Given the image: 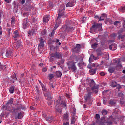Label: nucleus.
<instances>
[{
	"mask_svg": "<svg viewBox=\"0 0 125 125\" xmlns=\"http://www.w3.org/2000/svg\"><path fill=\"white\" fill-rule=\"evenodd\" d=\"M90 87H91V90L92 91V92L95 93L96 94H97V93H98L99 85H96L95 82H94V80H93V79H92L91 80V82L90 83Z\"/></svg>",
	"mask_w": 125,
	"mask_h": 125,
	"instance_id": "nucleus-1",
	"label": "nucleus"
},
{
	"mask_svg": "<svg viewBox=\"0 0 125 125\" xmlns=\"http://www.w3.org/2000/svg\"><path fill=\"white\" fill-rule=\"evenodd\" d=\"M87 91L88 93L85 95V102L87 103L89 106H91V104L92 103V101L91 100V94H92V93L89 92V89H87Z\"/></svg>",
	"mask_w": 125,
	"mask_h": 125,
	"instance_id": "nucleus-2",
	"label": "nucleus"
},
{
	"mask_svg": "<svg viewBox=\"0 0 125 125\" xmlns=\"http://www.w3.org/2000/svg\"><path fill=\"white\" fill-rule=\"evenodd\" d=\"M71 26V22L70 21H68L66 22V23L65 24V25L63 26L62 29L64 30L67 33H70V32H73L74 30H75V28Z\"/></svg>",
	"mask_w": 125,
	"mask_h": 125,
	"instance_id": "nucleus-3",
	"label": "nucleus"
},
{
	"mask_svg": "<svg viewBox=\"0 0 125 125\" xmlns=\"http://www.w3.org/2000/svg\"><path fill=\"white\" fill-rule=\"evenodd\" d=\"M20 109H22V105L19 104V102H17L15 104V108L13 107L12 110H11L12 113L13 114H15V115H17V111H19Z\"/></svg>",
	"mask_w": 125,
	"mask_h": 125,
	"instance_id": "nucleus-4",
	"label": "nucleus"
},
{
	"mask_svg": "<svg viewBox=\"0 0 125 125\" xmlns=\"http://www.w3.org/2000/svg\"><path fill=\"white\" fill-rule=\"evenodd\" d=\"M61 16H66V14H65V7L64 6H61L60 7L57 19L61 18Z\"/></svg>",
	"mask_w": 125,
	"mask_h": 125,
	"instance_id": "nucleus-5",
	"label": "nucleus"
},
{
	"mask_svg": "<svg viewBox=\"0 0 125 125\" xmlns=\"http://www.w3.org/2000/svg\"><path fill=\"white\" fill-rule=\"evenodd\" d=\"M67 66L69 70H71L72 72H76L77 71V66L74 62H68L67 63Z\"/></svg>",
	"mask_w": 125,
	"mask_h": 125,
	"instance_id": "nucleus-6",
	"label": "nucleus"
},
{
	"mask_svg": "<svg viewBox=\"0 0 125 125\" xmlns=\"http://www.w3.org/2000/svg\"><path fill=\"white\" fill-rule=\"evenodd\" d=\"M2 56H6V57H10V56L13 55V53H12V50H4L2 51Z\"/></svg>",
	"mask_w": 125,
	"mask_h": 125,
	"instance_id": "nucleus-7",
	"label": "nucleus"
},
{
	"mask_svg": "<svg viewBox=\"0 0 125 125\" xmlns=\"http://www.w3.org/2000/svg\"><path fill=\"white\" fill-rule=\"evenodd\" d=\"M102 24L101 23H96L95 22L94 23V25H92V26L90 28L91 32H92L93 31V29H95L96 30L98 29V30H101L102 28Z\"/></svg>",
	"mask_w": 125,
	"mask_h": 125,
	"instance_id": "nucleus-8",
	"label": "nucleus"
},
{
	"mask_svg": "<svg viewBox=\"0 0 125 125\" xmlns=\"http://www.w3.org/2000/svg\"><path fill=\"white\" fill-rule=\"evenodd\" d=\"M22 46V44L21 42V40L18 41L16 43H13V47L16 49H18V48H20Z\"/></svg>",
	"mask_w": 125,
	"mask_h": 125,
	"instance_id": "nucleus-9",
	"label": "nucleus"
},
{
	"mask_svg": "<svg viewBox=\"0 0 125 125\" xmlns=\"http://www.w3.org/2000/svg\"><path fill=\"white\" fill-rule=\"evenodd\" d=\"M40 43L38 45V49H42L44 47V40L42 38H41L40 41Z\"/></svg>",
	"mask_w": 125,
	"mask_h": 125,
	"instance_id": "nucleus-10",
	"label": "nucleus"
},
{
	"mask_svg": "<svg viewBox=\"0 0 125 125\" xmlns=\"http://www.w3.org/2000/svg\"><path fill=\"white\" fill-rule=\"evenodd\" d=\"M28 19H29L28 18H26L25 19H23V29H24V30H26V29H27V28H28L29 27V25L30 24L29 23V22H28Z\"/></svg>",
	"mask_w": 125,
	"mask_h": 125,
	"instance_id": "nucleus-11",
	"label": "nucleus"
},
{
	"mask_svg": "<svg viewBox=\"0 0 125 125\" xmlns=\"http://www.w3.org/2000/svg\"><path fill=\"white\" fill-rule=\"evenodd\" d=\"M53 54L55 56V58H56L57 59H62V56H63V54H62V53H59L57 52L53 53Z\"/></svg>",
	"mask_w": 125,
	"mask_h": 125,
	"instance_id": "nucleus-12",
	"label": "nucleus"
},
{
	"mask_svg": "<svg viewBox=\"0 0 125 125\" xmlns=\"http://www.w3.org/2000/svg\"><path fill=\"white\" fill-rule=\"evenodd\" d=\"M73 52L79 53L81 51V45L80 44H76V46L72 49Z\"/></svg>",
	"mask_w": 125,
	"mask_h": 125,
	"instance_id": "nucleus-13",
	"label": "nucleus"
},
{
	"mask_svg": "<svg viewBox=\"0 0 125 125\" xmlns=\"http://www.w3.org/2000/svg\"><path fill=\"white\" fill-rule=\"evenodd\" d=\"M44 96L47 100H49V101L52 100V97L49 92L44 93Z\"/></svg>",
	"mask_w": 125,
	"mask_h": 125,
	"instance_id": "nucleus-14",
	"label": "nucleus"
},
{
	"mask_svg": "<svg viewBox=\"0 0 125 125\" xmlns=\"http://www.w3.org/2000/svg\"><path fill=\"white\" fill-rule=\"evenodd\" d=\"M114 63L117 64L115 68H117V67L121 68L122 64H121V59L120 58L115 59L114 60Z\"/></svg>",
	"mask_w": 125,
	"mask_h": 125,
	"instance_id": "nucleus-15",
	"label": "nucleus"
},
{
	"mask_svg": "<svg viewBox=\"0 0 125 125\" xmlns=\"http://www.w3.org/2000/svg\"><path fill=\"white\" fill-rule=\"evenodd\" d=\"M75 0H73L68 2L66 5V7H73L75 5Z\"/></svg>",
	"mask_w": 125,
	"mask_h": 125,
	"instance_id": "nucleus-16",
	"label": "nucleus"
},
{
	"mask_svg": "<svg viewBox=\"0 0 125 125\" xmlns=\"http://www.w3.org/2000/svg\"><path fill=\"white\" fill-rule=\"evenodd\" d=\"M13 37L15 41H17V39L16 38L19 37V33H18V31L16 30L14 32L13 34Z\"/></svg>",
	"mask_w": 125,
	"mask_h": 125,
	"instance_id": "nucleus-17",
	"label": "nucleus"
},
{
	"mask_svg": "<svg viewBox=\"0 0 125 125\" xmlns=\"http://www.w3.org/2000/svg\"><path fill=\"white\" fill-rule=\"evenodd\" d=\"M55 32L54 31V30H53L51 33V34H50V35L49 36V40H51L50 41H48V42H54V41H52V39H53V37H54V34H55Z\"/></svg>",
	"mask_w": 125,
	"mask_h": 125,
	"instance_id": "nucleus-18",
	"label": "nucleus"
},
{
	"mask_svg": "<svg viewBox=\"0 0 125 125\" xmlns=\"http://www.w3.org/2000/svg\"><path fill=\"white\" fill-rule=\"evenodd\" d=\"M109 48L110 50H116L117 49V45L115 43H112L109 45Z\"/></svg>",
	"mask_w": 125,
	"mask_h": 125,
	"instance_id": "nucleus-19",
	"label": "nucleus"
},
{
	"mask_svg": "<svg viewBox=\"0 0 125 125\" xmlns=\"http://www.w3.org/2000/svg\"><path fill=\"white\" fill-rule=\"evenodd\" d=\"M44 118H46V121H47V122H48L50 124H51V123L53 122V117L52 116L46 117V116H45Z\"/></svg>",
	"mask_w": 125,
	"mask_h": 125,
	"instance_id": "nucleus-20",
	"label": "nucleus"
},
{
	"mask_svg": "<svg viewBox=\"0 0 125 125\" xmlns=\"http://www.w3.org/2000/svg\"><path fill=\"white\" fill-rule=\"evenodd\" d=\"M49 15H46L44 17L43 21L44 23H48V21H49Z\"/></svg>",
	"mask_w": 125,
	"mask_h": 125,
	"instance_id": "nucleus-21",
	"label": "nucleus"
},
{
	"mask_svg": "<svg viewBox=\"0 0 125 125\" xmlns=\"http://www.w3.org/2000/svg\"><path fill=\"white\" fill-rule=\"evenodd\" d=\"M12 103H13V99L11 98L8 101V102L6 104V108H8V107H9V105H11Z\"/></svg>",
	"mask_w": 125,
	"mask_h": 125,
	"instance_id": "nucleus-22",
	"label": "nucleus"
},
{
	"mask_svg": "<svg viewBox=\"0 0 125 125\" xmlns=\"http://www.w3.org/2000/svg\"><path fill=\"white\" fill-rule=\"evenodd\" d=\"M97 59V58H96L94 55L91 54L89 59V62H90V63H91V62L93 59H94V60H96Z\"/></svg>",
	"mask_w": 125,
	"mask_h": 125,
	"instance_id": "nucleus-23",
	"label": "nucleus"
},
{
	"mask_svg": "<svg viewBox=\"0 0 125 125\" xmlns=\"http://www.w3.org/2000/svg\"><path fill=\"white\" fill-rule=\"evenodd\" d=\"M50 58H49V61L50 62H53L54 61V59L55 58V57L54 56V55H53V53H50Z\"/></svg>",
	"mask_w": 125,
	"mask_h": 125,
	"instance_id": "nucleus-24",
	"label": "nucleus"
},
{
	"mask_svg": "<svg viewBox=\"0 0 125 125\" xmlns=\"http://www.w3.org/2000/svg\"><path fill=\"white\" fill-rule=\"evenodd\" d=\"M117 82L114 80L111 81L110 86L112 87H117Z\"/></svg>",
	"mask_w": 125,
	"mask_h": 125,
	"instance_id": "nucleus-25",
	"label": "nucleus"
},
{
	"mask_svg": "<svg viewBox=\"0 0 125 125\" xmlns=\"http://www.w3.org/2000/svg\"><path fill=\"white\" fill-rule=\"evenodd\" d=\"M61 103V96H59L58 100L55 101V104L56 106H58Z\"/></svg>",
	"mask_w": 125,
	"mask_h": 125,
	"instance_id": "nucleus-26",
	"label": "nucleus"
},
{
	"mask_svg": "<svg viewBox=\"0 0 125 125\" xmlns=\"http://www.w3.org/2000/svg\"><path fill=\"white\" fill-rule=\"evenodd\" d=\"M62 113V110L59 108H58L56 109V114L59 116V115H61Z\"/></svg>",
	"mask_w": 125,
	"mask_h": 125,
	"instance_id": "nucleus-27",
	"label": "nucleus"
},
{
	"mask_svg": "<svg viewBox=\"0 0 125 125\" xmlns=\"http://www.w3.org/2000/svg\"><path fill=\"white\" fill-rule=\"evenodd\" d=\"M60 106L61 107H63L64 108H66V107H67V104L65 102H62V101H61L60 103Z\"/></svg>",
	"mask_w": 125,
	"mask_h": 125,
	"instance_id": "nucleus-28",
	"label": "nucleus"
},
{
	"mask_svg": "<svg viewBox=\"0 0 125 125\" xmlns=\"http://www.w3.org/2000/svg\"><path fill=\"white\" fill-rule=\"evenodd\" d=\"M96 69H91L89 70V73L90 75H94L95 74V73H96Z\"/></svg>",
	"mask_w": 125,
	"mask_h": 125,
	"instance_id": "nucleus-29",
	"label": "nucleus"
},
{
	"mask_svg": "<svg viewBox=\"0 0 125 125\" xmlns=\"http://www.w3.org/2000/svg\"><path fill=\"white\" fill-rule=\"evenodd\" d=\"M71 115L72 117L76 116V108H73L71 111Z\"/></svg>",
	"mask_w": 125,
	"mask_h": 125,
	"instance_id": "nucleus-30",
	"label": "nucleus"
},
{
	"mask_svg": "<svg viewBox=\"0 0 125 125\" xmlns=\"http://www.w3.org/2000/svg\"><path fill=\"white\" fill-rule=\"evenodd\" d=\"M77 119H78V117L77 116H73L72 119L71 120V124H74L76 121H77Z\"/></svg>",
	"mask_w": 125,
	"mask_h": 125,
	"instance_id": "nucleus-31",
	"label": "nucleus"
},
{
	"mask_svg": "<svg viewBox=\"0 0 125 125\" xmlns=\"http://www.w3.org/2000/svg\"><path fill=\"white\" fill-rule=\"evenodd\" d=\"M109 104L111 106H114V105L116 104V102L114 101V100L111 99L109 102Z\"/></svg>",
	"mask_w": 125,
	"mask_h": 125,
	"instance_id": "nucleus-32",
	"label": "nucleus"
},
{
	"mask_svg": "<svg viewBox=\"0 0 125 125\" xmlns=\"http://www.w3.org/2000/svg\"><path fill=\"white\" fill-rule=\"evenodd\" d=\"M98 47V44L94 43L91 44V47L93 49H96Z\"/></svg>",
	"mask_w": 125,
	"mask_h": 125,
	"instance_id": "nucleus-33",
	"label": "nucleus"
},
{
	"mask_svg": "<svg viewBox=\"0 0 125 125\" xmlns=\"http://www.w3.org/2000/svg\"><path fill=\"white\" fill-rule=\"evenodd\" d=\"M125 35L119 34L117 37V39L118 40H124V39H125Z\"/></svg>",
	"mask_w": 125,
	"mask_h": 125,
	"instance_id": "nucleus-34",
	"label": "nucleus"
},
{
	"mask_svg": "<svg viewBox=\"0 0 125 125\" xmlns=\"http://www.w3.org/2000/svg\"><path fill=\"white\" fill-rule=\"evenodd\" d=\"M108 71L109 73H114L115 72V68L113 67H110L108 68Z\"/></svg>",
	"mask_w": 125,
	"mask_h": 125,
	"instance_id": "nucleus-35",
	"label": "nucleus"
},
{
	"mask_svg": "<svg viewBox=\"0 0 125 125\" xmlns=\"http://www.w3.org/2000/svg\"><path fill=\"white\" fill-rule=\"evenodd\" d=\"M17 118L18 119H22V118H23V114L21 112H19L17 116Z\"/></svg>",
	"mask_w": 125,
	"mask_h": 125,
	"instance_id": "nucleus-36",
	"label": "nucleus"
},
{
	"mask_svg": "<svg viewBox=\"0 0 125 125\" xmlns=\"http://www.w3.org/2000/svg\"><path fill=\"white\" fill-rule=\"evenodd\" d=\"M63 119L64 120H66V121L69 120V114H68V113H66L63 115Z\"/></svg>",
	"mask_w": 125,
	"mask_h": 125,
	"instance_id": "nucleus-37",
	"label": "nucleus"
},
{
	"mask_svg": "<svg viewBox=\"0 0 125 125\" xmlns=\"http://www.w3.org/2000/svg\"><path fill=\"white\" fill-rule=\"evenodd\" d=\"M101 113L103 116H106L108 114V111L106 109H104L102 110Z\"/></svg>",
	"mask_w": 125,
	"mask_h": 125,
	"instance_id": "nucleus-38",
	"label": "nucleus"
},
{
	"mask_svg": "<svg viewBox=\"0 0 125 125\" xmlns=\"http://www.w3.org/2000/svg\"><path fill=\"white\" fill-rule=\"evenodd\" d=\"M55 74L58 78H60L62 76V73L60 71H56Z\"/></svg>",
	"mask_w": 125,
	"mask_h": 125,
	"instance_id": "nucleus-39",
	"label": "nucleus"
},
{
	"mask_svg": "<svg viewBox=\"0 0 125 125\" xmlns=\"http://www.w3.org/2000/svg\"><path fill=\"white\" fill-rule=\"evenodd\" d=\"M6 69V66H3L1 64V62H0V70H5Z\"/></svg>",
	"mask_w": 125,
	"mask_h": 125,
	"instance_id": "nucleus-40",
	"label": "nucleus"
},
{
	"mask_svg": "<svg viewBox=\"0 0 125 125\" xmlns=\"http://www.w3.org/2000/svg\"><path fill=\"white\" fill-rule=\"evenodd\" d=\"M14 86H11L10 87V89H9V92H10V93H13V92H14Z\"/></svg>",
	"mask_w": 125,
	"mask_h": 125,
	"instance_id": "nucleus-41",
	"label": "nucleus"
},
{
	"mask_svg": "<svg viewBox=\"0 0 125 125\" xmlns=\"http://www.w3.org/2000/svg\"><path fill=\"white\" fill-rule=\"evenodd\" d=\"M105 14H102L100 18V20H99V21H100L101 20H104V19H105Z\"/></svg>",
	"mask_w": 125,
	"mask_h": 125,
	"instance_id": "nucleus-42",
	"label": "nucleus"
},
{
	"mask_svg": "<svg viewBox=\"0 0 125 125\" xmlns=\"http://www.w3.org/2000/svg\"><path fill=\"white\" fill-rule=\"evenodd\" d=\"M118 25H121V22L120 21H116L114 22V26L118 27Z\"/></svg>",
	"mask_w": 125,
	"mask_h": 125,
	"instance_id": "nucleus-43",
	"label": "nucleus"
},
{
	"mask_svg": "<svg viewBox=\"0 0 125 125\" xmlns=\"http://www.w3.org/2000/svg\"><path fill=\"white\" fill-rule=\"evenodd\" d=\"M43 91H47V89L43 85V84L41 85Z\"/></svg>",
	"mask_w": 125,
	"mask_h": 125,
	"instance_id": "nucleus-44",
	"label": "nucleus"
},
{
	"mask_svg": "<svg viewBox=\"0 0 125 125\" xmlns=\"http://www.w3.org/2000/svg\"><path fill=\"white\" fill-rule=\"evenodd\" d=\"M11 19H12V20H11V23H12V24H15V19L14 18V17H12V18H11Z\"/></svg>",
	"mask_w": 125,
	"mask_h": 125,
	"instance_id": "nucleus-45",
	"label": "nucleus"
},
{
	"mask_svg": "<svg viewBox=\"0 0 125 125\" xmlns=\"http://www.w3.org/2000/svg\"><path fill=\"white\" fill-rule=\"evenodd\" d=\"M65 62V59H61V61H60V64H62V65H63V64H64Z\"/></svg>",
	"mask_w": 125,
	"mask_h": 125,
	"instance_id": "nucleus-46",
	"label": "nucleus"
},
{
	"mask_svg": "<svg viewBox=\"0 0 125 125\" xmlns=\"http://www.w3.org/2000/svg\"><path fill=\"white\" fill-rule=\"evenodd\" d=\"M55 49V47H54L53 45H51L50 46V50L51 51H53Z\"/></svg>",
	"mask_w": 125,
	"mask_h": 125,
	"instance_id": "nucleus-47",
	"label": "nucleus"
},
{
	"mask_svg": "<svg viewBox=\"0 0 125 125\" xmlns=\"http://www.w3.org/2000/svg\"><path fill=\"white\" fill-rule=\"evenodd\" d=\"M124 32V28H121L120 30L118 32V35L122 34Z\"/></svg>",
	"mask_w": 125,
	"mask_h": 125,
	"instance_id": "nucleus-48",
	"label": "nucleus"
},
{
	"mask_svg": "<svg viewBox=\"0 0 125 125\" xmlns=\"http://www.w3.org/2000/svg\"><path fill=\"white\" fill-rule=\"evenodd\" d=\"M95 119H96V120H99V119H100V115L99 114H96Z\"/></svg>",
	"mask_w": 125,
	"mask_h": 125,
	"instance_id": "nucleus-49",
	"label": "nucleus"
},
{
	"mask_svg": "<svg viewBox=\"0 0 125 125\" xmlns=\"http://www.w3.org/2000/svg\"><path fill=\"white\" fill-rule=\"evenodd\" d=\"M49 87H50V88H51L52 87V88H53V89H54V86H53V83H49Z\"/></svg>",
	"mask_w": 125,
	"mask_h": 125,
	"instance_id": "nucleus-50",
	"label": "nucleus"
},
{
	"mask_svg": "<svg viewBox=\"0 0 125 125\" xmlns=\"http://www.w3.org/2000/svg\"><path fill=\"white\" fill-rule=\"evenodd\" d=\"M33 8V5H29V6H27V9L28 10H31Z\"/></svg>",
	"mask_w": 125,
	"mask_h": 125,
	"instance_id": "nucleus-51",
	"label": "nucleus"
},
{
	"mask_svg": "<svg viewBox=\"0 0 125 125\" xmlns=\"http://www.w3.org/2000/svg\"><path fill=\"white\" fill-rule=\"evenodd\" d=\"M103 103L104 105H106V104L107 103V98H105L103 99Z\"/></svg>",
	"mask_w": 125,
	"mask_h": 125,
	"instance_id": "nucleus-52",
	"label": "nucleus"
},
{
	"mask_svg": "<svg viewBox=\"0 0 125 125\" xmlns=\"http://www.w3.org/2000/svg\"><path fill=\"white\" fill-rule=\"evenodd\" d=\"M105 119L106 118L105 117H101L100 122H105Z\"/></svg>",
	"mask_w": 125,
	"mask_h": 125,
	"instance_id": "nucleus-53",
	"label": "nucleus"
},
{
	"mask_svg": "<svg viewBox=\"0 0 125 125\" xmlns=\"http://www.w3.org/2000/svg\"><path fill=\"white\" fill-rule=\"evenodd\" d=\"M120 103L121 105L124 104V103H125V101H124V100H123V99H120Z\"/></svg>",
	"mask_w": 125,
	"mask_h": 125,
	"instance_id": "nucleus-54",
	"label": "nucleus"
},
{
	"mask_svg": "<svg viewBox=\"0 0 125 125\" xmlns=\"http://www.w3.org/2000/svg\"><path fill=\"white\" fill-rule=\"evenodd\" d=\"M121 11L122 12H125V7H121L120 9Z\"/></svg>",
	"mask_w": 125,
	"mask_h": 125,
	"instance_id": "nucleus-55",
	"label": "nucleus"
},
{
	"mask_svg": "<svg viewBox=\"0 0 125 125\" xmlns=\"http://www.w3.org/2000/svg\"><path fill=\"white\" fill-rule=\"evenodd\" d=\"M117 86H116V87H117V89H121V88H122V85H120V84H117Z\"/></svg>",
	"mask_w": 125,
	"mask_h": 125,
	"instance_id": "nucleus-56",
	"label": "nucleus"
},
{
	"mask_svg": "<svg viewBox=\"0 0 125 125\" xmlns=\"http://www.w3.org/2000/svg\"><path fill=\"white\" fill-rule=\"evenodd\" d=\"M49 79H53V78H54V76H53V74H49Z\"/></svg>",
	"mask_w": 125,
	"mask_h": 125,
	"instance_id": "nucleus-57",
	"label": "nucleus"
},
{
	"mask_svg": "<svg viewBox=\"0 0 125 125\" xmlns=\"http://www.w3.org/2000/svg\"><path fill=\"white\" fill-rule=\"evenodd\" d=\"M111 37H113V38H116L117 37V34L116 33H112L111 34Z\"/></svg>",
	"mask_w": 125,
	"mask_h": 125,
	"instance_id": "nucleus-58",
	"label": "nucleus"
},
{
	"mask_svg": "<svg viewBox=\"0 0 125 125\" xmlns=\"http://www.w3.org/2000/svg\"><path fill=\"white\" fill-rule=\"evenodd\" d=\"M100 76H102L103 77H104V76H105V75H106L105 73H104V72H102L100 73Z\"/></svg>",
	"mask_w": 125,
	"mask_h": 125,
	"instance_id": "nucleus-59",
	"label": "nucleus"
},
{
	"mask_svg": "<svg viewBox=\"0 0 125 125\" xmlns=\"http://www.w3.org/2000/svg\"><path fill=\"white\" fill-rule=\"evenodd\" d=\"M28 34L29 35H30L31 36L33 35V34H34V32H33V31H29L28 32Z\"/></svg>",
	"mask_w": 125,
	"mask_h": 125,
	"instance_id": "nucleus-60",
	"label": "nucleus"
},
{
	"mask_svg": "<svg viewBox=\"0 0 125 125\" xmlns=\"http://www.w3.org/2000/svg\"><path fill=\"white\" fill-rule=\"evenodd\" d=\"M49 8H52V7H53V3H50L49 5Z\"/></svg>",
	"mask_w": 125,
	"mask_h": 125,
	"instance_id": "nucleus-61",
	"label": "nucleus"
},
{
	"mask_svg": "<svg viewBox=\"0 0 125 125\" xmlns=\"http://www.w3.org/2000/svg\"><path fill=\"white\" fill-rule=\"evenodd\" d=\"M36 92L37 93H38V94L40 93V90L39 89V88H38L37 87H36Z\"/></svg>",
	"mask_w": 125,
	"mask_h": 125,
	"instance_id": "nucleus-62",
	"label": "nucleus"
},
{
	"mask_svg": "<svg viewBox=\"0 0 125 125\" xmlns=\"http://www.w3.org/2000/svg\"><path fill=\"white\" fill-rule=\"evenodd\" d=\"M63 125H69V122H64Z\"/></svg>",
	"mask_w": 125,
	"mask_h": 125,
	"instance_id": "nucleus-63",
	"label": "nucleus"
},
{
	"mask_svg": "<svg viewBox=\"0 0 125 125\" xmlns=\"http://www.w3.org/2000/svg\"><path fill=\"white\" fill-rule=\"evenodd\" d=\"M99 125H105V122H100Z\"/></svg>",
	"mask_w": 125,
	"mask_h": 125,
	"instance_id": "nucleus-64",
	"label": "nucleus"
}]
</instances>
